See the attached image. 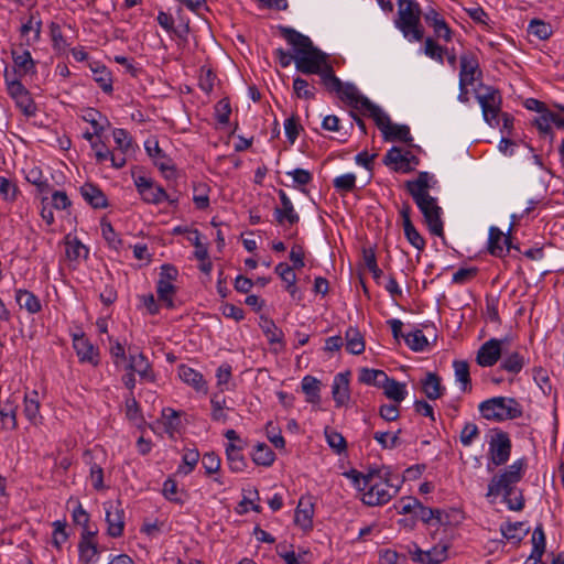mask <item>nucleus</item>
<instances>
[{"label": "nucleus", "mask_w": 564, "mask_h": 564, "mask_svg": "<svg viewBox=\"0 0 564 564\" xmlns=\"http://www.w3.org/2000/svg\"><path fill=\"white\" fill-rule=\"evenodd\" d=\"M430 180L431 175L427 172H420L415 180L405 182V188L422 213L430 232L444 237V224L441 217L443 212L436 198L429 193Z\"/></svg>", "instance_id": "1"}, {"label": "nucleus", "mask_w": 564, "mask_h": 564, "mask_svg": "<svg viewBox=\"0 0 564 564\" xmlns=\"http://www.w3.org/2000/svg\"><path fill=\"white\" fill-rule=\"evenodd\" d=\"M280 35L294 47L296 69L303 74L321 75L327 64V55L314 46L311 39L293 28L279 25Z\"/></svg>", "instance_id": "2"}, {"label": "nucleus", "mask_w": 564, "mask_h": 564, "mask_svg": "<svg viewBox=\"0 0 564 564\" xmlns=\"http://www.w3.org/2000/svg\"><path fill=\"white\" fill-rule=\"evenodd\" d=\"M478 409L484 419L495 422L513 420L522 415V408L514 398L494 397L482 401Z\"/></svg>", "instance_id": "3"}, {"label": "nucleus", "mask_w": 564, "mask_h": 564, "mask_svg": "<svg viewBox=\"0 0 564 564\" xmlns=\"http://www.w3.org/2000/svg\"><path fill=\"white\" fill-rule=\"evenodd\" d=\"M525 459L516 460L502 473L495 475L488 484L487 497L490 496H512L516 494V485L522 479L525 469Z\"/></svg>", "instance_id": "4"}, {"label": "nucleus", "mask_w": 564, "mask_h": 564, "mask_svg": "<svg viewBox=\"0 0 564 564\" xmlns=\"http://www.w3.org/2000/svg\"><path fill=\"white\" fill-rule=\"evenodd\" d=\"M399 18L395 21L397 26L404 36L412 35L414 41H421L424 32L420 23L421 8L414 0H399Z\"/></svg>", "instance_id": "5"}, {"label": "nucleus", "mask_w": 564, "mask_h": 564, "mask_svg": "<svg viewBox=\"0 0 564 564\" xmlns=\"http://www.w3.org/2000/svg\"><path fill=\"white\" fill-rule=\"evenodd\" d=\"M398 490L399 486L392 482L391 471L386 470L383 480L370 484L366 490H362V502L370 507L384 505L391 500Z\"/></svg>", "instance_id": "6"}, {"label": "nucleus", "mask_w": 564, "mask_h": 564, "mask_svg": "<svg viewBox=\"0 0 564 564\" xmlns=\"http://www.w3.org/2000/svg\"><path fill=\"white\" fill-rule=\"evenodd\" d=\"M484 93L477 94L476 98L481 107L485 121L491 126H498V116L501 111L502 97L499 89L492 86H481Z\"/></svg>", "instance_id": "7"}, {"label": "nucleus", "mask_w": 564, "mask_h": 564, "mask_svg": "<svg viewBox=\"0 0 564 564\" xmlns=\"http://www.w3.org/2000/svg\"><path fill=\"white\" fill-rule=\"evenodd\" d=\"M377 127L387 141H401L405 143L412 142L410 128L405 124L392 123L390 117L379 107V111H375L371 116Z\"/></svg>", "instance_id": "8"}, {"label": "nucleus", "mask_w": 564, "mask_h": 564, "mask_svg": "<svg viewBox=\"0 0 564 564\" xmlns=\"http://www.w3.org/2000/svg\"><path fill=\"white\" fill-rule=\"evenodd\" d=\"M338 96L348 106L359 110L362 115L371 117L375 111H379V106L375 105L369 98L361 95L357 87L351 83H343V88L339 89Z\"/></svg>", "instance_id": "9"}, {"label": "nucleus", "mask_w": 564, "mask_h": 564, "mask_svg": "<svg viewBox=\"0 0 564 564\" xmlns=\"http://www.w3.org/2000/svg\"><path fill=\"white\" fill-rule=\"evenodd\" d=\"M511 454V440L507 432L498 431L489 442V459L496 467L505 465Z\"/></svg>", "instance_id": "10"}, {"label": "nucleus", "mask_w": 564, "mask_h": 564, "mask_svg": "<svg viewBox=\"0 0 564 564\" xmlns=\"http://www.w3.org/2000/svg\"><path fill=\"white\" fill-rule=\"evenodd\" d=\"M506 339L490 338L477 351L476 361L480 367H492L502 355V344Z\"/></svg>", "instance_id": "11"}, {"label": "nucleus", "mask_w": 564, "mask_h": 564, "mask_svg": "<svg viewBox=\"0 0 564 564\" xmlns=\"http://www.w3.org/2000/svg\"><path fill=\"white\" fill-rule=\"evenodd\" d=\"M383 163L386 165L390 164H400L395 166V171H401L403 173H409L413 170V167L409 166L410 164L417 165L419 159L410 151L402 153L400 148L393 147L390 149L383 158Z\"/></svg>", "instance_id": "12"}, {"label": "nucleus", "mask_w": 564, "mask_h": 564, "mask_svg": "<svg viewBox=\"0 0 564 564\" xmlns=\"http://www.w3.org/2000/svg\"><path fill=\"white\" fill-rule=\"evenodd\" d=\"M459 86L471 85L477 75H481L478 58L474 53H465L460 56Z\"/></svg>", "instance_id": "13"}, {"label": "nucleus", "mask_w": 564, "mask_h": 564, "mask_svg": "<svg viewBox=\"0 0 564 564\" xmlns=\"http://www.w3.org/2000/svg\"><path fill=\"white\" fill-rule=\"evenodd\" d=\"M106 521L108 524L107 532L112 538H119L123 533L124 529V511L120 503H109L106 507Z\"/></svg>", "instance_id": "14"}, {"label": "nucleus", "mask_w": 564, "mask_h": 564, "mask_svg": "<svg viewBox=\"0 0 564 564\" xmlns=\"http://www.w3.org/2000/svg\"><path fill=\"white\" fill-rule=\"evenodd\" d=\"M74 348L80 362H88L93 366L99 364L98 350L85 336H75Z\"/></svg>", "instance_id": "15"}, {"label": "nucleus", "mask_w": 564, "mask_h": 564, "mask_svg": "<svg viewBox=\"0 0 564 564\" xmlns=\"http://www.w3.org/2000/svg\"><path fill=\"white\" fill-rule=\"evenodd\" d=\"M349 373H337L334 378L333 386H332V395L336 403L337 408H340L350 399L349 394V380H348Z\"/></svg>", "instance_id": "16"}, {"label": "nucleus", "mask_w": 564, "mask_h": 564, "mask_svg": "<svg viewBox=\"0 0 564 564\" xmlns=\"http://www.w3.org/2000/svg\"><path fill=\"white\" fill-rule=\"evenodd\" d=\"M280 200H281V208H275L274 216L275 220L279 224H283L284 221H288L290 225H294L299 223L300 217L294 210L293 204L291 199L288 197L286 193L283 189L278 191Z\"/></svg>", "instance_id": "17"}, {"label": "nucleus", "mask_w": 564, "mask_h": 564, "mask_svg": "<svg viewBox=\"0 0 564 564\" xmlns=\"http://www.w3.org/2000/svg\"><path fill=\"white\" fill-rule=\"evenodd\" d=\"M80 194L83 198L96 209L106 208L108 206V200L104 192L93 183H85L80 187Z\"/></svg>", "instance_id": "18"}, {"label": "nucleus", "mask_w": 564, "mask_h": 564, "mask_svg": "<svg viewBox=\"0 0 564 564\" xmlns=\"http://www.w3.org/2000/svg\"><path fill=\"white\" fill-rule=\"evenodd\" d=\"M421 389L430 400L440 399L445 392V387L442 386L441 378L435 372L425 375V378L421 380Z\"/></svg>", "instance_id": "19"}, {"label": "nucleus", "mask_w": 564, "mask_h": 564, "mask_svg": "<svg viewBox=\"0 0 564 564\" xmlns=\"http://www.w3.org/2000/svg\"><path fill=\"white\" fill-rule=\"evenodd\" d=\"M128 369L137 372L142 379L154 381L155 376L148 358L142 354H130Z\"/></svg>", "instance_id": "20"}, {"label": "nucleus", "mask_w": 564, "mask_h": 564, "mask_svg": "<svg viewBox=\"0 0 564 564\" xmlns=\"http://www.w3.org/2000/svg\"><path fill=\"white\" fill-rule=\"evenodd\" d=\"M142 199L148 204H161L164 200H167L170 205H176L178 203V197H172L166 193V191L159 185H154L152 183L145 191H141Z\"/></svg>", "instance_id": "21"}, {"label": "nucleus", "mask_w": 564, "mask_h": 564, "mask_svg": "<svg viewBox=\"0 0 564 564\" xmlns=\"http://www.w3.org/2000/svg\"><path fill=\"white\" fill-rule=\"evenodd\" d=\"M148 155L155 160V165L161 171L173 170L172 161L166 156L164 151L160 148L156 140H148L144 143Z\"/></svg>", "instance_id": "22"}, {"label": "nucleus", "mask_w": 564, "mask_h": 564, "mask_svg": "<svg viewBox=\"0 0 564 564\" xmlns=\"http://www.w3.org/2000/svg\"><path fill=\"white\" fill-rule=\"evenodd\" d=\"M180 378L188 386L193 387L196 391L207 392L206 381L203 378V375L195 369L181 365L178 368Z\"/></svg>", "instance_id": "23"}, {"label": "nucleus", "mask_w": 564, "mask_h": 564, "mask_svg": "<svg viewBox=\"0 0 564 564\" xmlns=\"http://www.w3.org/2000/svg\"><path fill=\"white\" fill-rule=\"evenodd\" d=\"M11 55L17 67L15 73H18L19 76L34 73L35 63L28 50H24L21 53L12 50Z\"/></svg>", "instance_id": "24"}, {"label": "nucleus", "mask_w": 564, "mask_h": 564, "mask_svg": "<svg viewBox=\"0 0 564 564\" xmlns=\"http://www.w3.org/2000/svg\"><path fill=\"white\" fill-rule=\"evenodd\" d=\"M313 503L307 501L304 502V499L302 498L299 501L297 508L295 510V518L294 521L297 525H300L304 530H311L313 527Z\"/></svg>", "instance_id": "25"}, {"label": "nucleus", "mask_w": 564, "mask_h": 564, "mask_svg": "<svg viewBox=\"0 0 564 564\" xmlns=\"http://www.w3.org/2000/svg\"><path fill=\"white\" fill-rule=\"evenodd\" d=\"M15 301L21 308H25L31 314L39 313L42 308L39 297L28 290H17Z\"/></svg>", "instance_id": "26"}, {"label": "nucleus", "mask_w": 564, "mask_h": 564, "mask_svg": "<svg viewBox=\"0 0 564 564\" xmlns=\"http://www.w3.org/2000/svg\"><path fill=\"white\" fill-rule=\"evenodd\" d=\"M384 395L394 401L395 403L402 402L406 397V386L405 383L399 382L393 378L388 376V381H384L382 386Z\"/></svg>", "instance_id": "27"}, {"label": "nucleus", "mask_w": 564, "mask_h": 564, "mask_svg": "<svg viewBox=\"0 0 564 564\" xmlns=\"http://www.w3.org/2000/svg\"><path fill=\"white\" fill-rule=\"evenodd\" d=\"M346 349L352 355H360L365 351L364 336L357 327H348L345 333Z\"/></svg>", "instance_id": "28"}, {"label": "nucleus", "mask_w": 564, "mask_h": 564, "mask_svg": "<svg viewBox=\"0 0 564 564\" xmlns=\"http://www.w3.org/2000/svg\"><path fill=\"white\" fill-rule=\"evenodd\" d=\"M226 456L229 464V468L232 471L239 473L247 467V462L241 453L240 446L234 443H229L226 447Z\"/></svg>", "instance_id": "29"}, {"label": "nucleus", "mask_w": 564, "mask_h": 564, "mask_svg": "<svg viewBox=\"0 0 564 564\" xmlns=\"http://www.w3.org/2000/svg\"><path fill=\"white\" fill-rule=\"evenodd\" d=\"M532 546L530 558H533V563L536 564L538 562H541L545 552V533L541 523H539L533 531Z\"/></svg>", "instance_id": "30"}, {"label": "nucleus", "mask_w": 564, "mask_h": 564, "mask_svg": "<svg viewBox=\"0 0 564 564\" xmlns=\"http://www.w3.org/2000/svg\"><path fill=\"white\" fill-rule=\"evenodd\" d=\"M359 381L368 386L382 388L384 381H388V375L383 370L362 368L360 370Z\"/></svg>", "instance_id": "31"}, {"label": "nucleus", "mask_w": 564, "mask_h": 564, "mask_svg": "<svg viewBox=\"0 0 564 564\" xmlns=\"http://www.w3.org/2000/svg\"><path fill=\"white\" fill-rule=\"evenodd\" d=\"M319 76L321 82L327 91L338 94L339 89L343 88V82L335 75L332 65L326 64Z\"/></svg>", "instance_id": "32"}, {"label": "nucleus", "mask_w": 564, "mask_h": 564, "mask_svg": "<svg viewBox=\"0 0 564 564\" xmlns=\"http://www.w3.org/2000/svg\"><path fill=\"white\" fill-rule=\"evenodd\" d=\"M453 367L455 370V377L458 382L462 384L463 392L471 391V380L469 372V365L465 360H455L453 362Z\"/></svg>", "instance_id": "33"}, {"label": "nucleus", "mask_w": 564, "mask_h": 564, "mask_svg": "<svg viewBox=\"0 0 564 564\" xmlns=\"http://www.w3.org/2000/svg\"><path fill=\"white\" fill-rule=\"evenodd\" d=\"M17 409L15 401L11 400L0 405V417L7 429L15 430L18 427Z\"/></svg>", "instance_id": "34"}, {"label": "nucleus", "mask_w": 564, "mask_h": 564, "mask_svg": "<svg viewBox=\"0 0 564 564\" xmlns=\"http://www.w3.org/2000/svg\"><path fill=\"white\" fill-rule=\"evenodd\" d=\"M274 452L264 443L257 444L252 454V460L259 466H271L274 462Z\"/></svg>", "instance_id": "35"}, {"label": "nucleus", "mask_w": 564, "mask_h": 564, "mask_svg": "<svg viewBox=\"0 0 564 564\" xmlns=\"http://www.w3.org/2000/svg\"><path fill=\"white\" fill-rule=\"evenodd\" d=\"M319 380L312 376H305L302 380V390L306 394V401L311 403H318L319 395Z\"/></svg>", "instance_id": "36"}, {"label": "nucleus", "mask_w": 564, "mask_h": 564, "mask_svg": "<svg viewBox=\"0 0 564 564\" xmlns=\"http://www.w3.org/2000/svg\"><path fill=\"white\" fill-rule=\"evenodd\" d=\"M260 327L270 344L282 343L283 332L278 328L271 318L261 316Z\"/></svg>", "instance_id": "37"}, {"label": "nucleus", "mask_w": 564, "mask_h": 564, "mask_svg": "<svg viewBox=\"0 0 564 564\" xmlns=\"http://www.w3.org/2000/svg\"><path fill=\"white\" fill-rule=\"evenodd\" d=\"M505 234L498 227H490L489 239H488V251L491 256L502 257L503 248L501 242L503 241Z\"/></svg>", "instance_id": "38"}, {"label": "nucleus", "mask_w": 564, "mask_h": 564, "mask_svg": "<svg viewBox=\"0 0 564 564\" xmlns=\"http://www.w3.org/2000/svg\"><path fill=\"white\" fill-rule=\"evenodd\" d=\"M176 288L172 283L159 280L156 284V293L159 301L163 302L167 308H174L175 304L173 301V294H175Z\"/></svg>", "instance_id": "39"}, {"label": "nucleus", "mask_w": 564, "mask_h": 564, "mask_svg": "<svg viewBox=\"0 0 564 564\" xmlns=\"http://www.w3.org/2000/svg\"><path fill=\"white\" fill-rule=\"evenodd\" d=\"M524 357L517 351H513L509 355H506L502 362L500 364V368L511 372L519 373L524 367Z\"/></svg>", "instance_id": "40"}, {"label": "nucleus", "mask_w": 564, "mask_h": 564, "mask_svg": "<svg viewBox=\"0 0 564 564\" xmlns=\"http://www.w3.org/2000/svg\"><path fill=\"white\" fill-rule=\"evenodd\" d=\"M199 452L196 448H187L183 454V464L178 466L177 473L188 475L191 474L199 460Z\"/></svg>", "instance_id": "41"}, {"label": "nucleus", "mask_w": 564, "mask_h": 564, "mask_svg": "<svg viewBox=\"0 0 564 564\" xmlns=\"http://www.w3.org/2000/svg\"><path fill=\"white\" fill-rule=\"evenodd\" d=\"M24 414L28 420L34 422L40 417V402L37 399V391H32L24 397Z\"/></svg>", "instance_id": "42"}, {"label": "nucleus", "mask_w": 564, "mask_h": 564, "mask_svg": "<svg viewBox=\"0 0 564 564\" xmlns=\"http://www.w3.org/2000/svg\"><path fill=\"white\" fill-rule=\"evenodd\" d=\"M404 341L413 351H423L429 345V341L421 329L406 334L404 336Z\"/></svg>", "instance_id": "43"}, {"label": "nucleus", "mask_w": 564, "mask_h": 564, "mask_svg": "<svg viewBox=\"0 0 564 564\" xmlns=\"http://www.w3.org/2000/svg\"><path fill=\"white\" fill-rule=\"evenodd\" d=\"M523 522H514V523H507L506 525H501V533L503 538H506L508 541H513L516 543H520L524 535L528 533V530L523 531L522 533H519V531L522 529Z\"/></svg>", "instance_id": "44"}, {"label": "nucleus", "mask_w": 564, "mask_h": 564, "mask_svg": "<svg viewBox=\"0 0 564 564\" xmlns=\"http://www.w3.org/2000/svg\"><path fill=\"white\" fill-rule=\"evenodd\" d=\"M448 545L438 544L425 552V564H441L448 557Z\"/></svg>", "instance_id": "45"}, {"label": "nucleus", "mask_w": 564, "mask_h": 564, "mask_svg": "<svg viewBox=\"0 0 564 564\" xmlns=\"http://www.w3.org/2000/svg\"><path fill=\"white\" fill-rule=\"evenodd\" d=\"M293 90L297 98H303L307 100L315 98V87H310L307 80L302 77L294 78Z\"/></svg>", "instance_id": "46"}, {"label": "nucleus", "mask_w": 564, "mask_h": 564, "mask_svg": "<svg viewBox=\"0 0 564 564\" xmlns=\"http://www.w3.org/2000/svg\"><path fill=\"white\" fill-rule=\"evenodd\" d=\"M94 80L99 85V87L105 93L112 91V79L110 72L105 67L93 68Z\"/></svg>", "instance_id": "47"}, {"label": "nucleus", "mask_w": 564, "mask_h": 564, "mask_svg": "<svg viewBox=\"0 0 564 564\" xmlns=\"http://www.w3.org/2000/svg\"><path fill=\"white\" fill-rule=\"evenodd\" d=\"M528 31L530 34L535 35L540 40H546L552 35V26L549 23L538 19H533L530 22Z\"/></svg>", "instance_id": "48"}, {"label": "nucleus", "mask_w": 564, "mask_h": 564, "mask_svg": "<svg viewBox=\"0 0 564 564\" xmlns=\"http://www.w3.org/2000/svg\"><path fill=\"white\" fill-rule=\"evenodd\" d=\"M325 437L329 447H332L337 454H340L346 449L347 443L340 433L326 427Z\"/></svg>", "instance_id": "49"}, {"label": "nucleus", "mask_w": 564, "mask_h": 564, "mask_svg": "<svg viewBox=\"0 0 564 564\" xmlns=\"http://www.w3.org/2000/svg\"><path fill=\"white\" fill-rule=\"evenodd\" d=\"M79 557L84 564H90L98 554L97 544L94 541H80L78 544Z\"/></svg>", "instance_id": "50"}, {"label": "nucleus", "mask_w": 564, "mask_h": 564, "mask_svg": "<svg viewBox=\"0 0 564 564\" xmlns=\"http://www.w3.org/2000/svg\"><path fill=\"white\" fill-rule=\"evenodd\" d=\"M210 404L213 408L212 411V419L214 421H227V415L224 412V409L226 408V400L224 397L219 394H214L210 399Z\"/></svg>", "instance_id": "51"}, {"label": "nucleus", "mask_w": 564, "mask_h": 564, "mask_svg": "<svg viewBox=\"0 0 564 564\" xmlns=\"http://www.w3.org/2000/svg\"><path fill=\"white\" fill-rule=\"evenodd\" d=\"M446 52H447V50L445 47L438 45L432 37H427L425 40L424 53L429 57L436 59L440 63H443L444 54Z\"/></svg>", "instance_id": "52"}, {"label": "nucleus", "mask_w": 564, "mask_h": 564, "mask_svg": "<svg viewBox=\"0 0 564 564\" xmlns=\"http://www.w3.org/2000/svg\"><path fill=\"white\" fill-rule=\"evenodd\" d=\"M403 230L405 238L415 249L422 251L425 248V240L413 224H408L403 227Z\"/></svg>", "instance_id": "53"}, {"label": "nucleus", "mask_w": 564, "mask_h": 564, "mask_svg": "<svg viewBox=\"0 0 564 564\" xmlns=\"http://www.w3.org/2000/svg\"><path fill=\"white\" fill-rule=\"evenodd\" d=\"M112 135L118 149L121 150L123 154L131 149L132 137L127 130L117 128L113 130Z\"/></svg>", "instance_id": "54"}, {"label": "nucleus", "mask_w": 564, "mask_h": 564, "mask_svg": "<svg viewBox=\"0 0 564 564\" xmlns=\"http://www.w3.org/2000/svg\"><path fill=\"white\" fill-rule=\"evenodd\" d=\"M401 430H399L395 434L389 437V432H376L373 434V438L381 445L382 448H394L400 444V435Z\"/></svg>", "instance_id": "55"}, {"label": "nucleus", "mask_w": 564, "mask_h": 564, "mask_svg": "<svg viewBox=\"0 0 564 564\" xmlns=\"http://www.w3.org/2000/svg\"><path fill=\"white\" fill-rule=\"evenodd\" d=\"M333 184L337 191L348 193L356 187V176L351 173H347L336 177Z\"/></svg>", "instance_id": "56"}, {"label": "nucleus", "mask_w": 564, "mask_h": 564, "mask_svg": "<svg viewBox=\"0 0 564 564\" xmlns=\"http://www.w3.org/2000/svg\"><path fill=\"white\" fill-rule=\"evenodd\" d=\"M83 252H85L86 256L88 250L79 240H66L65 253L69 260H78L82 257Z\"/></svg>", "instance_id": "57"}, {"label": "nucleus", "mask_w": 564, "mask_h": 564, "mask_svg": "<svg viewBox=\"0 0 564 564\" xmlns=\"http://www.w3.org/2000/svg\"><path fill=\"white\" fill-rule=\"evenodd\" d=\"M188 240L195 246V257L199 261H205L208 259V250L205 245L200 242V232L197 229H193L191 231V236H188Z\"/></svg>", "instance_id": "58"}, {"label": "nucleus", "mask_w": 564, "mask_h": 564, "mask_svg": "<svg viewBox=\"0 0 564 564\" xmlns=\"http://www.w3.org/2000/svg\"><path fill=\"white\" fill-rule=\"evenodd\" d=\"M100 226H101V234H102L104 238L106 239V241L109 243V246H111L115 249H118L122 245V241L116 234L112 225L108 221L102 220Z\"/></svg>", "instance_id": "59"}, {"label": "nucleus", "mask_w": 564, "mask_h": 564, "mask_svg": "<svg viewBox=\"0 0 564 564\" xmlns=\"http://www.w3.org/2000/svg\"><path fill=\"white\" fill-rule=\"evenodd\" d=\"M216 118L220 124H227L229 122V116L231 113L230 102L227 98L220 99L215 107Z\"/></svg>", "instance_id": "60"}, {"label": "nucleus", "mask_w": 564, "mask_h": 564, "mask_svg": "<svg viewBox=\"0 0 564 564\" xmlns=\"http://www.w3.org/2000/svg\"><path fill=\"white\" fill-rule=\"evenodd\" d=\"M478 274V268H460L457 270L452 278V282L455 284H465L473 280Z\"/></svg>", "instance_id": "61"}, {"label": "nucleus", "mask_w": 564, "mask_h": 564, "mask_svg": "<svg viewBox=\"0 0 564 564\" xmlns=\"http://www.w3.org/2000/svg\"><path fill=\"white\" fill-rule=\"evenodd\" d=\"M18 187L7 177L0 176V195L6 200L13 202L17 198Z\"/></svg>", "instance_id": "62"}, {"label": "nucleus", "mask_w": 564, "mask_h": 564, "mask_svg": "<svg viewBox=\"0 0 564 564\" xmlns=\"http://www.w3.org/2000/svg\"><path fill=\"white\" fill-rule=\"evenodd\" d=\"M215 79L216 75L213 73L212 69L202 67L198 79V85L202 90H204L207 94L210 93L214 88Z\"/></svg>", "instance_id": "63"}, {"label": "nucleus", "mask_w": 564, "mask_h": 564, "mask_svg": "<svg viewBox=\"0 0 564 564\" xmlns=\"http://www.w3.org/2000/svg\"><path fill=\"white\" fill-rule=\"evenodd\" d=\"M478 435V426L474 423H466L460 432L459 440L464 446H469Z\"/></svg>", "instance_id": "64"}]
</instances>
